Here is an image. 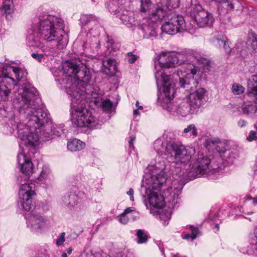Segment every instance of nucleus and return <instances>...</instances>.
Listing matches in <instances>:
<instances>
[{
  "mask_svg": "<svg viewBox=\"0 0 257 257\" xmlns=\"http://www.w3.org/2000/svg\"><path fill=\"white\" fill-rule=\"evenodd\" d=\"M29 91L22 90L17 93L14 98L15 103L21 102V112L24 114L27 120V125L21 122L18 117L15 118L16 113L10 107H5L1 110V114L8 118L12 127L10 133L20 138L23 144L26 146L36 147L39 145L40 140L46 142L53 138V136L60 137L66 133L62 124H54L50 116V114L38 104L40 98L36 88L31 87Z\"/></svg>",
  "mask_w": 257,
  "mask_h": 257,
  "instance_id": "1",
  "label": "nucleus"
},
{
  "mask_svg": "<svg viewBox=\"0 0 257 257\" xmlns=\"http://www.w3.org/2000/svg\"><path fill=\"white\" fill-rule=\"evenodd\" d=\"M167 156L171 167L174 168L173 173L179 177L190 180L207 174L212 168L210 160L206 157L198 158L193 164L189 165L192 159L191 148L175 142L166 146Z\"/></svg>",
  "mask_w": 257,
  "mask_h": 257,
  "instance_id": "2",
  "label": "nucleus"
},
{
  "mask_svg": "<svg viewBox=\"0 0 257 257\" xmlns=\"http://www.w3.org/2000/svg\"><path fill=\"white\" fill-rule=\"evenodd\" d=\"M192 54L162 52L159 59L155 61V74L157 87L162 86L165 92H174L176 82L179 81V77L175 75L179 71L181 78H185L186 69L185 65L191 64Z\"/></svg>",
  "mask_w": 257,
  "mask_h": 257,
  "instance_id": "3",
  "label": "nucleus"
},
{
  "mask_svg": "<svg viewBox=\"0 0 257 257\" xmlns=\"http://www.w3.org/2000/svg\"><path fill=\"white\" fill-rule=\"evenodd\" d=\"M64 21L57 16L44 15L39 17L37 31L29 34L27 43L29 47L43 48V41L55 42L58 49L62 50L66 45L63 30Z\"/></svg>",
  "mask_w": 257,
  "mask_h": 257,
  "instance_id": "4",
  "label": "nucleus"
},
{
  "mask_svg": "<svg viewBox=\"0 0 257 257\" xmlns=\"http://www.w3.org/2000/svg\"><path fill=\"white\" fill-rule=\"evenodd\" d=\"M166 6L156 8L149 17L144 19L139 28L144 33V38L149 39L157 36V24L159 20H165L162 26L163 32L169 35H174L188 30L184 18L175 13H170Z\"/></svg>",
  "mask_w": 257,
  "mask_h": 257,
  "instance_id": "5",
  "label": "nucleus"
},
{
  "mask_svg": "<svg viewBox=\"0 0 257 257\" xmlns=\"http://www.w3.org/2000/svg\"><path fill=\"white\" fill-rule=\"evenodd\" d=\"M70 97L71 99V120L74 126L80 128L85 133H89L92 129L100 128L103 121L83 107L86 97L85 93H83V90L79 89L75 95Z\"/></svg>",
  "mask_w": 257,
  "mask_h": 257,
  "instance_id": "6",
  "label": "nucleus"
},
{
  "mask_svg": "<svg viewBox=\"0 0 257 257\" xmlns=\"http://www.w3.org/2000/svg\"><path fill=\"white\" fill-rule=\"evenodd\" d=\"M63 70L64 75L62 79L56 78V80L61 85L71 83L70 86H64L69 96L75 95L79 89L83 90V93H84L87 89L86 87H90L88 84L91 77L89 71L85 67L80 69L79 65L75 61H68L63 64Z\"/></svg>",
  "mask_w": 257,
  "mask_h": 257,
  "instance_id": "7",
  "label": "nucleus"
},
{
  "mask_svg": "<svg viewBox=\"0 0 257 257\" xmlns=\"http://www.w3.org/2000/svg\"><path fill=\"white\" fill-rule=\"evenodd\" d=\"M188 71H185V78H181L179 75V71L175 76L179 77V84L181 87L186 88L189 91L187 100L193 111H196L207 101L206 91L203 88L197 89L198 82L193 77L197 71V67L193 64L185 65Z\"/></svg>",
  "mask_w": 257,
  "mask_h": 257,
  "instance_id": "8",
  "label": "nucleus"
},
{
  "mask_svg": "<svg viewBox=\"0 0 257 257\" xmlns=\"http://www.w3.org/2000/svg\"><path fill=\"white\" fill-rule=\"evenodd\" d=\"M166 160L161 155L157 156L148 165L147 169L148 174L146 175L145 183L155 184L157 187L160 185H165L168 180L167 172H170L173 176L171 162H168V166L166 164Z\"/></svg>",
  "mask_w": 257,
  "mask_h": 257,
  "instance_id": "9",
  "label": "nucleus"
},
{
  "mask_svg": "<svg viewBox=\"0 0 257 257\" xmlns=\"http://www.w3.org/2000/svg\"><path fill=\"white\" fill-rule=\"evenodd\" d=\"M164 185H160L159 187H157L154 184L145 183L142 186V189H145L143 201L147 209L151 210V213H152V207L161 209L165 206L164 198L159 192Z\"/></svg>",
  "mask_w": 257,
  "mask_h": 257,
  "instance_id": "10",
  "label": "nucleus"
},
{
  "mask_svg": "<svg viewBox=\"0 0 257 257\" xmlns=\"http://www.w3.org/2000/svg\"><path fill=\"white\" fill-rule=\"evenodd\" d=\"M165 89L163 88V93L165 95L164 98V102L167 103V105L164 106L168 109V111L174 114L180 115L182 116H186L189 113H193L195 111H193L191 107L189 105V102L185 100H178L176 101L175 103H172L171 100L174 98L175 93V86H174V92L170 93L168 91V92H165Z\"/></svg>",
  "mask_w": 257,
  "mask_h": 257,
  "instance_id": "11",
  "label": "nucleus"
},
{
  "mask_svg": "<svg viewBox=\"0 0 257 257\" xmlns=\"http://www.w3.org/2000/svg\"><path fill=\"white\" fill-rule=\"evenodd\" d=\"M34 188L32 183L22 184L19 188L18 205L27 211H29L33 206V196L35 194Z\"/></svg>",
  "mask_w": 257,
  "mask_h": 257,
  "instance_id": "12",
  "label": "nucleus"
},
{
  "mask_svg": "<svg viewBox=\"0 0 257 257\" xmlns=\"http://www.w3.org/2000/svg\"><path fill=\"white\" fill-rule=\"evenodd\" d=\"M191 15L193 19L192 22L199 28L210 26L214 21L212 14L204 9L200 5H196L193 8Z\"/></svg>",
  "mask_w": 257,
  "mask_h": 257,
  "instance_id": "13",
  "label": "nucleus"
},
{
  "mask_svg": "<svg viewBox=\"0 0 257 257\" xmlns=\"http://www.w3.org/2000/svg\"><path fill=\"white\" fill-rule=\"evenodd\" d=\"M27 226L32 231L40 232L45 227L47 217L37 210L28 214L26 216Z\"/></svg>",
  "mask_w": 257,
  "mask_h": 257,
  "instance_id": "14",
  "label": "nucleus"
},
{
  "mask_svg": "<svg viewBox=\"0 0 257 257\" xmlns=\"http://www.w3.org/2000/svg\"><path fill=\"white\" fill-rule=\"evenodd\" d=\"M85 95L86 98L91 99V105L93 103L97 107L101 108L103 111H110L112 107L113 103L109 99H103L102 95L94 91L93 90L87 92L85 91Z\"/></svg>",
  "mask_w": 257,
  "mask_h": 257,
  "instance_id": "15",
  "label": "nucleus"
},
{
  "mask_svg": "<svg viewBox=\"0 0 257 257\" xmlns=\"http://www.w3.org/2000/svg\"><path fill=\"white\" fill-rule=\"evenodd\" d=\"M19 167L24 175L25 179L29 178L33 173V165L31 160L28 158L25 153L21 152L17 156Z\"/></svg>",
  "mask_w": 257,
  "mask_h": 257,
  "instance_id": "16",
  "label": "nucleus"
},
{
  "mask_svg": "<svg viewBox=\"0 0 257 257\" xmlns=\"http://www.w3.org/2000/svg\"><path fill=\"white\" fill-rule=\"evenodd\" d=\"M216 3L218 12L220 16H225L234 9L238 2L237 0H213Z\"/></svg>",
  "mask_w": 257,
  "mask_h": 257,
  "instance_id": "17",
  "label": "nucleus"
},
{
  "mask_svg": "<svg viewBox=\"0 0 257 257\" xmlns=\"http://www.w3.org/2000/svg\"><path fill=\"white\" fill-rule=\"evenodd\" d=\"M112 12L114 13L116 17L118 18L122 23L125 25L130 27L132 25H135V20L133 12L121 9L116 10L115 12L112 11Z\"/></svg>",
  "mask_w": 257,
  "mask_h": 257,
  "instance_id": "18",
  "label": "nucleus"
},
{
  "mask_svg": "<svg viewBox=\"0 0 257 257\" xmlns=\"http://www.w3.org/2000/svg\"><path fill=\"white\" fill-rule=\"evenodd\" d=\"M244 98L247 101L250 102H244L241 108L243 113L251 118L257 117V100L253 101L249 97L244 95Z\"/></svg>",
  "mask_w": 257,
  "mask_h": 257,
  "instance_id": "19",
  "label": "nucleus"
},
{
  "mask_svg": "<svg viewBox=\"0 0 257 257\" xmlns=\"http://www.w3.org/2000/svg\"><path fill=\"white\" fill-rule=\"evenodd\" d=\"M80 198L76 192L67 193L61 198V203L68 208L72 209L79 202Z\"/></svg>",
  "mask_w": 257,
  "mask_h": 257,
  "instance_id": "20",
  "label": "nucleus"
},
{
  "mask_svg": "<svg viewBox=\"0 0 257 257\" xmlns=\"http://www.w3.org/2000/svg\"><path fill=\"white\" fill-rule=\"evenodd\" d=\"M246 96L253 101L257 99V74L252 75L247 80Z\"/></svg>",
  "mask_w": 257,
  "mask_h": 257,
  "instance_id": "21",
  "label": "nucleus"
},
{
  "mask_svg": "<svg viewBox=\"0 0 257 257\" xmlns=\"http://www.w3.org/2000/svg\"><path fill=\"white\" fill-rule=\"evenodd\" d=\"M14 9L13 0H4L3 5L0 8V13L2 16H5L8 21H11L12 19V14Z\"/></svg>",
  "mask_w": 257,
  "mask_h": 257,
  "instance_id": "22",
  "label": "nucleus"
},
{
  "mask_svg": "<svg viewBox=\"0 0 257 257\" xmlns=\"http://www.w3.org/2000/svg\"><path fill=\"white\" fill-rule=\"evenodd\" d=\"M178 184L176 186H174L170 188L171 192L170 194V198H168L169 202H172V204L175 205L178 203V199L179 198V195L181 194V190L183 188V185L181 182V180L177 181Z\"/></svg>",
  "mask_w": 257,
  "mask_h": 257,
  "instance_id": "23",
  "label": "nucleus"
},
{
  "mask_svg": "<svg viewBox=\"0 0 257 257\" xmlns=\"http://www.w3.org/2000/svg\"><path fill=\"white\" fill-rule=\"evenodd\" d=\"M41 49L44 53H33L31 54L32 57L40 63L44 62L47 56H53L56 53L53 48L50 49L45 47L44 44H43V48Z\"/></svg>",
  "mask_w": 257,
  "mask_h": 257,
  "instance_id": "24",
  "label": "nucleus"
},
{
  "mask_svg": "<svg viewBox=\"0 0 257 257\" xmlns=\"http://www.w3.org/2000/svg\"><path fill=\"white\" fill-rule=\"evenodd\" d=\"M103 66L105 67L106 73L112 75L115 74L116 71V66L114 59L112 58L108 59L106 61H103Z\"/></svg>",
  "mask_w": 257,
  "mask_h": 257,
  "instance_id": "25",
  "label": "nucleus"
},
{
  "mask_svg": "<svg viewBox=\"0 0 257 257\" xmlns=\"http://www.w3.org/2000/svg\"><path fill=\"white\" fill-rule=\"evenodd\" d=\"M85 147V143L77 139H74L67 143L68 149L72 152L80 151Z\"/></svg>",
  "mask_w": 257,
  "mask_h": 257,
  "instance_id": "26",
  "label": "nucleus"
},
{
  "mask_svg": "<svg viewBox=\"0 0 257 257\" xmlns=\"http://www.w3.org/2000/svg\"><path fill=\"white\" fill-rule=\"evenodd\" d=\"M237 156V151L235 149L225 151L224 152L223 160L226 165L232 164Z\"/></svg>",
  "mask_w": 257,
  "mask_h": 257,
  "instance_id": "27",
  "label": "nucleus"
},
{
  "mask_svg": "<svg viewBox=\"0 0 257 257\" xmlns=\"http://www.w3.org/2000/svg\"><path fill=\"white\" fill-rule=\"evenodd\" d=\"M170 142H172L170 141ZM170 143L164 141L162 139H157L154 143V148L158 154L165 152L167 155L166 146Z\"/></svg>",
  "mask_w": 257,
  "mask_h": 257,
  "instance_id": "28",
  "label": "nucleus"
},
{
  "mask_svg": "<svg viewBox=\"0 0 257 257\" xmlns=\"http://www.w3.org/2000/svg\"><path fill=\"white\" fill-rule=\"evenodd\" d=\"M51 176V170L47 166H44L37 177V180L42 182L45 183L46 180H50Z\"/></svg>",
  "mask_w": 257,
  "mask_h": 257,
  "instance_id": "29",
  "label": "nucleus"
},
{
  "mask_svg": "<svg viewBox=\"0 0 257 257\" xmlns=\"http://www.w3.org/2000/svg\"><path fill=\"white\" fill-rule=\"evenodd\" d=\"M192 59H193L194 60L192 61V63H191V64H193L195 66L197 67V72L199 70L198 66H196V64H205L207 62V60L206 59H205L204 57H202L200 55V54L197 53H193L192 54ZM197 73V72H196ZM196 73L194 75L193 77L195 79L197 80L196 78L197 76H195ZM197 82L198 81L196 80Z\"/></svg>",
  "mask_w": 257,
  "mask_h": 257,
  "instance_id": "30",
  "label": "nucleus"
},
{
  "mask_svg": "<svg viewBox=\"0 0 257 257\" xmlns=\"http://www.w3.org/2000/svg\"><path fill=\"white\" fill-rule=\"evenodd\" d=\"M140 12L142 13H147L152 9L153 4L151 0H140Z\"/></svg>",
  "mask_w": 257,
  "mask_h": 257,
  "instance_id": "31",
  "label": "nucleus"
},
{
  "mask_svg": "<svg viewBox=\"0 0 257 257\" xmlns=\"http://www.w3.org/2000/svg\"><path fill=\"white\" fill-rule=\"evenodd\" d=\"M96 18L92 15H82L80 18V22L82 26H85L86 25L91 23H95Z\"/></svg>",
  "mask_w": 257,
  "mask_h": 257,
  "instance_id": "32",
  "label": "nucleus"
},
{
  "mask_svg": "<svg viewBox=\"0 0 257 257\" xmlns=\"http://www.w3.org/2000/svg\"><path fill=\"white\" fill-rule=\"evenodd\" d=\"M137 243L139 244L146 243L148 238V235L142 229H139L137 232Z\"/></svg>",
  "mask_w": 257,
  "mask_h": 257,
  "instance_id": "33",
  "label": "nucleus"
},
{
  "mask_svg": "<svg viewBox=\"0 0 257 257\" xmlns=\"http://www.w3.org/2000/svg\"><path fill=\"white\" fill-rule=\"evenodd\" d=\"M183 133L189 134L190 136H192L193 138L196 137L198 135L197 128L194 124H191L188 125L187 127L184 129Z\"/></svg>",
  "mask_w": 257,
  "mask_h": 257,
  "instance_id": "34",
  "label": "nucleus"
},
{
  "mask_svg": "<svg viewBox=\"0 0 257 257\" xmlns=\"http://www.w3.org/2000/svg\"><path fill=\"white\" fill-rule=\"evenodd\" d=\"M179 4L180 0H169L165 5H158L157 8H158L159 7L166 6L168 8L167 11H169L170 13H172V11L170 9V7L173 9L177 8L179 7Z\"/></svg>",
  "mask_w": 257,
  "mask_h": 257,
  "instance_id": "35",
  "label": "nucleus"
},
{
  "mask_svg": "<svg viewBox=\"0 0 257 257\" xmlns=\"http://www.w3.org/2000/svg\"><path fill=\"white\" fill-rule=\"evenodd\" d=\"M106 47L108 49H111L114 51H116L120 47V44L119 43L115 42L112 39L108 38V40L106 43Z\"/></svg>",
  "mask_w": 257,
  "mask_h": 257,
  "instance_id": "36",
  "label": "nucleus"
},
{
  "mask_svg": "<svg viewBox=\"0 0 257 257\" xmlns=\"http://www.w3.org/2000/svg\"><path fill=\"white\" fill-rule=\"evenodd\" d=\"M244 88L243 86L237 83H234L232 85L231 90L234 95H240L244 91Z\"/></svg>",
  "mask_w": 257,
  "mask_h": 257,
  "instance_id": "37",
  "label": "nucleus"
},
{
  "mask_svg": "<svg viewBox=\"0 0 257 257\" xmlns=\"http://www.w3.org/2000/svg\"><path fill=\"white\" fill-rule=\"evenodd\" d=\"M227 38L223 35H218L213 39V43L215 44L218 45L219 46H222L226 41H227Z\"/></svg>",
  "mask_w": 257,
  "mask_h": 257,
  "instance_id": "38",
  "label": "nucleus"
},
{
  "mask_svg": "<svg viewBox=\"0 0 257 257\" xmlns=\"http://www.w3.org/2000/svg\"><path fill=\"white\" fill-rule=\"evenodd\" d=\"M189 228L190 230L191 231V234L192 235V240H193L197 237V235L199 234V230L197 227H194L193 226H190Z\"/></svg>",
  "mask_w": 257,
  "mask_h": 257,
  "instance_id": "39",
  "label": "nucleus"
},
{
  "mask_svg": "<svg viewBox=\"0 0 257 257\" xmlns=\"http://www.w3.org/2000/svg\"><path fill=\"white\" fill-rule=\"evenodd\" d=\"M65 233L62 232L60 235L59 236L56 240V244L58 246L62 245L65 240Z\"/></svg>",
  "mask_w": 257,
  "mask_h": 257,
  "instance_id": "40",
  "label": "nucleus"
},
{
  "mask_svg": "<svg viewBox=\"0 0 257 257\" xmlns=\"http://www.w3.org/2000/svg\"><path fill=\"white\" fill-rule=\"evenodd\" d=\"M127 61L130 63H134L138 58V56L136 55H134L132 52H128L127 54Z\"/></svg>",
  "mask_w": 257,
  "mask_h": 257,
  "instance_id": "41",
  "label": "nucleus"
},
{
  "mask_svg": "<svg viewBox=\"0 0 257 257\" xmlns=\"http://www.w3.org/2000/svg\"><path fill=\"white\" fill-rule=\"evenodd\" d=\"M119 221L122 224H125L128 221V218L126 214L122 213L119 216Z\"/></svg>",
  "mask_w": 257,
  "mask_h": 257,
  "instance_id": "42",
  "label": "nucleus"
},
{
  "mask_svg": "<svg viewBox=\"0 0 257 257\" xmlns=\"http://www.w3.org/2000/svg\"><path fill=\"white\" fill-rule=\"evenodd\" d=\"M256 133L255 131H251L248 136L247 137V140L249 141H252L254 140H256L257 137H256Z\"/></svg>",
  "mask_w": 257,
  "mask_h": 257,
  "instance_id": "43",
  "label": "nucleus"
},
{
  "mask_svg": "<svg viewBox=\"0 0 257 257\" xmlns=\"http://www.w3.org/2000/svg\"><path fill=\"white\" fill-rule=\"evenodd\" d=\"M223 48H224V51L226 53H229L231 51L230 47L229 46L228 44V41H226L225 43L223 44L222 46Z\"/></svg>",
  "mask_w": 257,
  "mask_h": 257,
  "instance_id": "44",
  "label": "nucleus"
},
{
  "mask_svg": "<svg viewBox=\"0 0 257 257\" xmlns=\"http://www.w3.org/2000/svg\"><path fill=\"white\" fill-rule=\"evenodd\" d=\"M130 140L128 141L129 147L130 148H132L133 149H134V147L133 144H134V141L136 139V137L134 135H132V136H130Z\"/></svg>",
  "mask_w": 257,
  "mask_h": 257,
  "instance_id": "45",
  "label": "nucleus"
},
{
  "mask_svg": "<svg viewBox=\"0 0 257 257\" xmlns=\"http://www.w3.org/2000/svg\"><path fill=\"white\" fill-rule=\"evenodd\" d=\"M134 191L133 189L132 188H130L129 190L127 192V194L130 196V199L132 201L134 200Z\"/></svg>",
  "mask_w": 257,
  "mask_h": 257,
  "instance_id": "46",
  "label": "nucleus"
},
{
  "mask_svg": "<svg viewBox=\"0 0 257 257\" xmlns=\"http://www.w3.org/2000/svg\"><path fill=\"white\" fill-rule=\"evenodd\" d=\"M246 124V121H245L243 119H240L237 122V124H238V126H239L240 127H243L245 126Z\"/></svg>",
  "mask_w": 257,
  "mask_h": 257,
  "instance_id": "47",
  "label": "nucleus"
},
{
  "mask_svg": "<svg viewBox=\"0 0 257 257\" xmlns=\"http://www.w3.org/2000/svg\"><path fill=\"white\" fill-rule=\"evenodd\" d=\"M247 200H252V204L254 206H257V196L256 197H253V198H252L250 196H248L247 197Z\"/></svg>",
  "mask_w": 257,
  "mask_h": 257,
  "instance_id": "48",
  "label": "nucleus"
},
{
  "mask_svg": "<svg viewBox=\"0 0 257 257\" xmlns=\"http://www.w3.org/2000/svg\"><path fill=\"white\" fill-rule=\"evenodd\" d=\"M183 238L185 239H190L191 240H192V235L189 233H187L183 236Z\"/></svg>",
  "mask_w": 257,
  "mask_h": 257,
  "instance_id": "49",
  "label": "nucleus"
},
{
  "mask_svg": "<svg viewBox=\"0 0 257 257\" xmlns=\"http://www.w3.org/2000/svg\"><path fill=\"white\" fill-rule=\"evenodd\" d=\"M252 45L253 47H255L254 50L257 52V39L256 38H255L254 40L252 41Z\"/></svg>",
  "mask_w": 257,
  "mask_h": 257,
  "instance_id": "50",
  "label": "nucleus"
},
{
  "mask_svg": "<svg viewBox=\"0 0 257 257\" xmlns=\"http://www.w3.org/2000/svg\"><path fill=\"white\" fill-rule=\"evenodd\" d=\"M132 211L133 210L130 207L125 209L122 213L126 215L127 214L131 213Z\"/></svg>",
  "mask_w": 257,
  "mask_h": 257,
  "instance_id": "51",
  "label": "nucleus"
},
{
  "mask_svg": "<svg viewBox=\"0 0 257 257\" xmlns=\"http://www.w3.org/2000/svg\"><path fill=\"white\" fill-rule=\"evenodd\" d=\"M83 257H95L94 254L91 252L86 253L84 254Z\"/></svg>",
  "mask_w": 257,
  "mask_h": 257,
  "instance_id": "52",
  "label": "nucleus"
},
{
  "mask_svg": "<svg viewBox=\"0 0 257 257\" xmlns=\"http://www.w3.org/2000/svg\"><path fill=\"white\" fill-rule=\"evenodd\" d=\"M136 106H137L138 107V109H143V106L139 105V101H137V102L136 103Z\"/></svg>",
  "mask_w": 257,
  "mask_h": 257,
  "instance_id": "53",
  "label": "nucleus"
},
{
  "mask_svg": "<svg viewBox=\"0 0 257 257\" xmlns=\"http://www.w3.org/2000/svg\"><path fill=\"white\" fill-rule=\"evenodd\" d=\"M73 249L71 247H69L67 250V254H70L72 253Z\"/></svg>",
  "mask_w": 257,
  "mask_h": 257,
  "instance_id": "54",
  "label": "nucleus"
},
{
  "mask_svg": "<svg viewBox=\"0 0 257 257\" xmlns=\"http://www.w3.org/2000/svg\"><path fill=\"white\" fill-rule=\"evenodd\" d=\"M139 109H135V110H134V114L135 115H139Z\"/></svg>",
  "mask_w": 257,
  "mask_h": 257,
  "instance_id": "55",
  "label": "nucleus"
},
{
  "mask_svg": "<svg viewBox=\"0 0 257 257\" xmlns=\"http://www.w3.org/2000/svg\"><path fill=\"white\" fill-rule=\"evenodd\" d=\"M96 41V44L97 45V47H98V45L99 44V41L97 40V38H96L95 37L94 38Z\"/></svg>",
  "mask_w": 257,
  "mask_h": 257,
  "instance_id": "56",
  "label": "nucleus"
},
{
  "mask_svg": "<svg viewBox=\"0 0 257 257\" xmlns=\"http://www.w3.org/2000/svg\"><path fill=\"white\" fill-rule=\"evenodd\" d=\"M215 228H216L217 231H219V224H216Z\"/></svg>",
  "mask_w": 257,
  "mask_h": 257,
  "instance_id": "57",
  "label": "nucleus"
},
{
  "mask_svg": "<svg viewBox=\"0 0 257 257\" xmlns=\"http://www.w3.org/2000/svg\"><path fill=\"white\" fill-rule=\"evenodd\" d=\"M62 257H67V253H66V252L62 253Z\"/></svg>",
  "mask_w": 257,
  "mask_h": 257,
  "instance_id": "58",
  "label": "nucleus"
},
{
  "mask_svg": "<svg viewBox=\"0 0 257 257\" xmlns=\"http://www.w3.org/2000/svg\"><path fill=\"white\" fill-rule=\"evenodd\" d=\"M87 45H88V42H86L84 44V47L85 48H86L87 47Z\"/></svg>",
  "mask_w": 257,
  "mask_h": 257,
  "instance_id": "59",
  "label": "nucleus"
},
{
  "mask_svg": "<svg viewBox=\"0 0 257 257\" xmlns=\"http://www.w3.org/2000/svg\"><path fill=\"white\" fill-rule=\"evenodd\" d=\"M254 212V210H253V211H250V212H247V213L248 214H252V213H253Z\"/></svg>",
  "mask_w": 257,
  "mask_h": 257,
  "instance_id": "60",
  "label": "nucleus"
},
{
  "mask_svg": "<svg viewBox=\"0 0 257 257\" xmlns=\"http://www.w3.org/2000/svg\"><path fill=\"white\" fill-rule=\"evenodd\" d=\"M92 30V29H91L90 30H89V33H91V31Z\"/></svg>",
  "mask_w": 257,
  "mask_h": 257,
  "instance_id": "61",
  "label": "nucleus"
},
{
  "mask_svg": "<svg viewBox=\"0 0 257 257\" xmlns=\"http://www.w3.org/2000/svg\"><path fill=\"white\" fill-rule=\"evenodd\" d=\"M256 100H257V99Z\"/></svg>",
  "mask_w": 257,
  "mask_h": 257,
  "instance_id": "62",
  "label": "nucleus"
}]
</instances>
